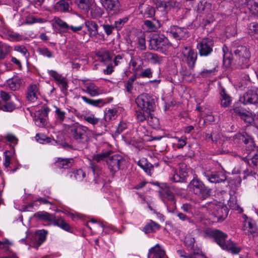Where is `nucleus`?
Returning a JSON list of instances; mask_svg holds the SVG:
<instances>
[{
    "instance_id": "27",
    "label": "nucleus",
    "mask_w": 258,
    "mask_h": 258,
    "mask_svg": "<svg viewBox=\"0 0 258 258\" xmlns=\"http://www.w3.org/2000/svg\"><path fill=\"white\" fill-rule=\"evenodd\" d=\"M39 95L38 88L36 85H30L28 88L27 98L29 101L34 102L37 99Z\"/></svg>"
},
{
    "instance_id": "37",
    "label": "nucleus",
    "mask_w": 258,
    "mask_h": 258,
    "mask_svg": "<svg viewBox=\"0 0 258 258\" xmlns=\"http://www.w3.org/2000/svg\"><path fill=\"white\" fill-rule=\"evenodd\" d=\"M97 56L99 60L102 62H108L111 59L110 54L108 50L101 49L97 52Z\"/></svg>"
},
{
    "instance_id": "15",
    "label": "nucleus",
    "mask_w": 258,
    "mask_h": 258,
    "mask_svg": "<svg viewBox=\"0 0 258 258\" xmlns=\"http://www.w3.org/2000/svg\"><path fill=\"white\" fill-rule=\"evenodd\" d=\"M104 8L110 15H116L121 10L120 5L118 0H102Z\"/></svg>"
},
{
    "instance_id": "33",
    "label": "nucleus",
    "mask_w": 258,
    "mask_h": 258,
    "mask_svg": "<svg viewBox=\"0 0 258 258\" xmlns=\"http://www.w3.org/2000/svg\"><path fill=\"white\" fill-rule=\"evenodd\" d=\"M160 228V226L159 224L153 221H151L144 227L143 231L146 233H149L155 232L159 230Z\"/></svg>"
},
{
    "instance_id": "20",
    "label": "nucleus",
    "mask_w": 258,
    "mask_h": 258,
    "mask_svg": "<svg viewBox=\"0 0 258 258\" xmlns=\"http://www.w3.org/2000/svg\"><path fill=\"white\" fill-rule=\"evenodd\" d=\"M74 163L73 158H58L55 161L54 165L59 169H69L72 167Z\"/></svg>"
},
{
    "instance_id": "2",
    "label": "nucleus",
    "mask_w": 258,
    "mask_h": 258,
    "mask_svg": "<svg viewBox=\"0 0 258 258\" xmlns=\"http://www.w3.org/2000/svg\"><path fill=\"white\" fill-rule=\"evenodd\" d=\"M68 129L71 139L76 143L86 144L90 140L91 130L87 126L75 122L69 125Z\"/></svg>"
},
{
    "instance_id": "19",
    "label": "nucleus",
    "mask_w": 258,
    "mask_h": 258,
    "mask_svg": "<svg viewBox=\"0 0 258 258\" xmlns=\"http://www.w3.org/2000/svg\"><path fill=\"white\" fill-rule=\"evenodd\" d=\"M242 230L248 235L252 234L256 232L257 227L255 222L247 217L243 222Z\"/></svg>"
},
{
    "instance_id": "38",
    "label": "nucleus",
    "mask_w": 258,
    "mask_h": 258,
    "mask_svg": "<svg viewBox=\"0 0 258 258\" xmlns=\"http://www.w3.org/2000/svg\"><path fill=\"white\" fill-rule=\"evenodd\" d=\"M84 20L82 18L75 20L73 25L70 26V29L73 32H77L82 30L84 27Z\"/></svg>"
},
{
    "instance_id": "30",
    "label": "nucleus",
    "mask_w": 258,
    "mask_h": 258,
    "mask_svg": "<svg viewBox=\"0 0 258 258\" xmlns=\"http://www.w3.org/2000/svg\"><path fill=\"white\" fill-rule=\"evenodd\" d=\"M34 216L40 220L49 222L52 224L54 220L55 215L46 212H39L35 213Z\"/></svg>"
},
{
    "instance_id": "31",
    "label": "nucleus",
    "mask_w": 258,
    "mask_h": 258,
    "mask_svg": "<svg viewBox=\"0 0 258 258\" xmlns=\"http://www.w3.org/2000/svg\"><path fill=\"white\" fill-rule=\"evenodd\" d=\"M52 224L61 228L66 231H71V228L70 225L61 217H58L57 218H56L55 216H54V220L52 221Z\"/></svg>"
},
{
    "instance_id": "39",
    "label": "nucleus",
    "mask_w": 258,
    "mask_h": 258,
    "mask_svg": "<svg viewBox=\"0 0 258 258\" xmlns=\"http://www.w3.org/2000/svg\"><path fill=\"white\" fill-rule=\"evenodd\" d=\"M85 91L91 97H94L100 94L99 88L93 83H90L86 87Z\"/></svg>"
},
{
    "instance_id": "55",
    "label": "nucleus",
    "mask_w": 258,
    "mask_h": 258,
    "mask_svg": "<svg viewBox=\"0 0 258 258\" xmlns=\"http://www.w3.org/2000/svg\"><path fill=\"white\" fill-rule=\"evenodd\" d=\"M54 21L55 23L60 28L66 30L70 29V25L59 17H54Z\"/></svg>"
},
{
    "instance_id": "47",
    "label": "nucleus",
    "mask_w": 258,
    "mask_h": 258,
    "mask_svg": "<svg viewBox=\"0 0 258 258\" xmlns=\"http://www.w3.org/2000/svg\"><path fill=\"white\" fill-rule=\"evenodd\" d=\"M176 142L174 143V146L178 149H181L185 146L186 144V137L182 136L180 138L175 137L174 138Z\"/></svg>"
},
{
    "instance_id": "54",
    "label": "nucleus",
    "mask_w": 258,
    "mask_h": 258,
    "mask_svg": "<svg viewBox=\"0 0 258 258\" xmlns=\"http://www.w3.org/2000/svg\"><path fill=\"white\" fill-rule=\"evenodd\" d=\"M83 119L93 125L97 124L99 121V118L95 117L93 114L90 116L85 115L83 117Z\"/></svg>"
},
{
    "instance_id": "11",
    "label": "nucleus",
    "mask_w": 258,
    "mask_h": 258,
    "mask_svg": "<svg viewBox=\"0 0 258 258\" xmlns=\"http://www.w3.org/2000/svg\"><path fill=\"white\" fill-rule=\"evenodd\" d=\"M214 41L210 38H204L197 43V48L201 56H207L213 52Z\"/></svg>"
},
{
    "instance_id": "34",
    "label": "nucleus",
    "mask_w": 258,
    "mask_h": 258,
    "mask_svg": "<svg viewBox=\"0 0 258 258\" xmlns=\"http://www.w3.org/2000/svg\"><path fill=\"white\" fill-rule=\"evenodd\" d=\"M76 3L79 9L84 12H88L91 9V0H76Z\"/></svg>"
},
{
    "instance_id": "64",
    "label": "nucleus",
    "mask_w": 258,
    "mask_h": 258,
    "mask_svg": "<svg viewBox=\"0 0 258 258\" xmlns=\"http://www.w3.org/2000/svg\"><path fill=\"white\" fill-rule=\"evenodd\" d=\"M7 36L9 39L11 41H18L21 39V35L17 33L9 32Z\"/></svg>"
},
{
    "instance_id": "61",
    "label": "nucleus",
    "mask_w": 258,
    "mask_h": 258,
    "mask_svg": "<svg viewBox=\"0 0 258 258\" xmlns=\"http://www.w3.org/2000/svg\"><path fill=\"white\" fill-rule=\"evenodd\" d=\"M12 96L15 97L13 93H8L4 91H1L0 92V97L1 99L5 102L10 100L11 99Z\"/></svg>"
},
{
    "instance_id": "7",
    "label": "nucleus",
    "mask_w": 258,
    "mask_h": 258,
    "mask_svg": "<svg viewBox=\"0 0 258 258\" xmlns=\"http://www.w3.org/2000/svg\"><path fill=\"white\" fill-rule=\"evenodd\" d=\"M204 237L206 238H213L216 243L221 248L227 243L226 239L228 235L218 229L208 228L204 231Z\"/></svg>"
},
{
    "instance_id": "50",
    "label": "nucleus",
    "mask_w": 258,
    "mask_h": 258,
    "mask_svg": "<svg viewBox=\"0 0 258 258\" xmlns=\"http://www.w3.org/2000/svg\"><path fill=\"white\" fill-rule=\"evenodd\" d=\"M37 51L40 55L46 56L48 58H51L53 56V53L46 47L38 48Z\"/></svg>"
},
{
    "instance_id": "32",
    "label": "nucleus",
    "mask_w": 258,
    "mask_h": 258,
    "mask_svg": "<svg viewBox=\"0 0 258 258\" xmlns=\"http://www.w3.org/2000/svg\"><path fill=\"white\" fill-rule=\"evenodd\" d=\"M144 57L152 63H160L162 61L161 57L156 53L146 52L143 54Z\"/></svg>"
},
{
    "instance_id": "63",
    "label": "nucleus",
    "mask_w": 258,
    "mask_h": 258,
    "mask_svg": "<svg viewBox=\"0 0 258 258\" xmlns=\"http://www.w3.org/2000/svg\"><path fill=\"white\" fill-rule=\"evenodd\" d=\"M193 206L190 204L184 203L181 206V209L187 214H192Z\"/></svg>"
},
{
    "instance_id": "51",
    "label": "nucleus",
    "mask_w": 258,
    "mask_h": 258,
    "mask_svg": "<svg viewBox=\"0 0 258 258\" xmlns=\"http://www.w3.org/2000/svg\"><path fill=\"white\" fill-rule=\"evenodd\" d=\"M91 9V15L93 18H97L101 17L103 14V10L99 7L94 6Z\"/></svg>"
},
{
    "instance_id": "23",
    "label": "nucleus",
    "mask_w": 258,
    "mask_h": 258,
    "mask_svg": "<svg viewBox=\"0 0 258 258\" xmlns=\"http://www.w3.org/2000/svg\"><path fill=\"white\" fill-rule=\"evenodd\" d=\"M197 11L199 13L210 14L213 11H215L214 7L211 3H208L205 0L201 1L198 5Z\"/></svg>"
},
{
    "instance_id": "56",
    "label": "nucleus",
    "mask_w": 258,
    "mask_h": 258,
    "mask_svg": "<svg viewBox=\"0 0 258 258\" xmlns=\"http://www.w3.org/2000/svg\"><path fill=\"white\" fill-rule=\"evenodd\" d=\"M55 108L56 118L60 122L63 121L65 119L66 112L57 107H55Z\"/></svg>"
},
{
    "instance_id": "59",
    "label": "nucleus",
    "mask_w": 258,
    "mask_h": 258,
    "mask_svg": "<svg viewBox=\"0 0 258 258\" xmlns=\"http://www.w3.org/2000/svg\"><path fill=\"white\" fill-rule=\"evenodd\" d=\"M1 109L5 111H12L15 108V105L11 102H7L1 106Z\"/></svg>"
},
{
    "instance_id": "4",
    "label": "nucleus",
    "mask_w": 258,
    "mask_h": 258,
    "mask_svg": "<svg viewBox=\"0 0 258 258\" xmlns=\"http://www.w3.org/2000/svg\"><path fill=\"white\" fill-rule=\"evenodd\" d=\"M188 187L189 190L201 200H204L211 196V188L205 186L204 183L198 178H194L192 179Z\"/></svg>"
},
{
    "instance_id": "44",
    "label": "nucleus",
    "mask_w": 258,
    "mask_h": 258,
    "mask_svg": "<svg viewBox=\"0 0 258 258\" xmlns=\"http://www.w3.org/2000/svg\"><path fill=\"white\" fill-rule=\"evenodd\" d=\"M117 117V110L115 109H109L105 112L104 119L106 121L115 119Z\"/></svg>"
},
{
    "instance_id": "10",
    "label": "nucleus",
    "mask_w": 258,
    "mask_h": 258,
    "mask_svg": "<svg viewBox=\"0 0 258 258\" xmlns=\"http://www.w3.org/2000/svg\"><path fill=\"white\" fill-rule=\"evenodd\" d=\"M109 155L107 158L106 164L108 165V169L112 174H114L116 172L121 169L122 165L125 163V160L120 155L114 154Z\"/></svg>"
},
{
    "instance_id": "36",
    "label": "nucleus",
    "mask_w": 258,
    "mask_h": 258,
    "mask_svg": "<svg viewBox=\"0 0 258 258\" xmlns=\"http://www.w3.org/2000/svg\"><path fill=\"white\" fill-rule=\"evenodd\" d=\"M69 3L65 0H61L57 2L55 5V10L61 12H69Z\"/></svg>"
},
{
    "instance_id": "18",
    "label": "nucleus",
    "mask_w": 258,
    "mask_h": 258,
    "mask_svg": "<svg viewBox=\"0 0 258 258\" xmlns=\"http://www.w3.org/2000/svg\"><path fill=\"white\" fill-rule=\"evenodd\" d=\"M170 33L172 36L177 39L187 37V30L185 28H181L177 26H172L170 29Z\"/></svg>"
},
{
    "instance_id": "25",
    "label": "nucleus",
    "mask_w": 258,
    "mask_h": 258,
    "mask_svg": "<svg viewBox=\"0 0 258 258\" xmlns=\"http://www.w3.org/2000/svg\"><path fill=\"white\" fill-rule=\"evenodd\" d=\"M85 24L89 36L91 38L96 37L98 34V26L96 22L93 21L87 20L85 21Z\"/></svg>"
},
{
    "instance_id": "29",
    "label": "nucleus",
    "mask_w": 258,
    "mask_h": 258,
    "mask_svg": "<svg viewBox=\"0 0 258 258\" xmlns=\"http://www.w3.org/2000/svg\"><path fill=\"white\" fill-rule=\"evenodd\" d=\"M220 95L221 105L223 107H228L231 103V99L230 95L227 94L225 89L222 88L219 92Z\"/></svg>"
},
{
    "instance_id": "58",
    "label": "nucleus",
    "mask_w": 258,
    "mask_h": 258,
    "mask_svg": "<svg viewBox=\"0 0 258 258\" xmlns=\"http://www.w3.org/2000/svg\"><path fill=\"white\" fill-rule=\"evenodd\" d=\"M57 83L61 86L62 90L66 91L68 89V85L66 79L62 76V75L55 80Z\"/></svg>"
},
{
    "instance_id": "28",
    "label": "nucleus",
    "mask_w": 258,
    "mask_h": 258,
    "mask_svg": "<svg viewBox=\"0 0 258 258\" xmlns=\"http://www.w3.org/2000/svg\"><path fill=\"white\" fill-rule=\"evenodd\" d=\"M138 165L149 175L151 176L154 170V166L145 158L140 160Z\"/></svg>"
},
{
    "instance_id": "21",
    "label": "nucleus",
    "mask_w": 258,
    "mask_h": 258,
    "mask_svg": "<svg viewBox=\"0 0 258 258\" xmlns=\"http://www.w3.org/2000/svg\"><path fill=\"white\" fill-rule=\"evenodd\" d=\"M47 231L45 230L37 231L33 236V246L37 248L46 239Z\"/></svg>"
},
{
    "instance_id": "3",
    "label": "nucleus",
    "mask_w": 258,
    "mask_h": 258,
    "mask_svg": "<svg viewBox=\"0 0 258 258\" xmlns=\"http://www.w3.org/2000/svg\"><path fill=\"white\" fill-rule=\"evenodd\" d=\"M230 53L237 66L241 69L247 68L249 66L250 52L249 49L244 45L233 46Z\"/></svg>"
},
{
    "instance_id": "16",
    "label": "nucleus",
    "mask_w": 258,
    "mask_h": 258,
    "mask_svg": "<svg viewBox=\"0 0 258 258\" xmlns=\"http://www.w3.org/2000/svg\"><path fill=\"white\" fill-rule=\"evenodd\" d=\"M163 201L167 205H170L172 208L175 207L176 201L174 195L170 187H166L160 191Z\"/></svg>"
},
{
    "instance_id": "40",
    "label": "nucleus",
    "mask_w": 258,
    "mask_h": 258,
    "mask_svg": "<svg viewBox=\"0 0 258 258\" xmlns=\"http://www.w3.org/2000/svg\"><path fill=\"white\" fill-rule=\"evenodd\" d=\"M142 60L139 55L132 56L129 64L133 67V69L136 71L140 69Z\"/></svg>"
},
{
    "instance_id": "24",
    "label": "nucleus",
    "mask_w": 258,
    "mask_h": 258,
    "mask_svg": "<svg viewBox=\"0 0 258 258\" xmlns=\"http://www.w3.org/2000/svg\"><path fill=\"white\" fill-rule=\"evenodd\" d=\"M154 111H149L148 110L138 108L135 111L136 118L138 122L141 123L147 121L150 114Z\"/></svg>"
},
{
    "instance_id": "14",
    "label": "nucleus",
    "mask_w": 258,
    "mask_h": 258,
    "mask_svg": "<svg viewBox=\"0 0 258 258\" xmlns=\"http://www.w3.org/2000/svg\"><path fill=\"white\" fill-rule=\"evenodd\" d=\"M239 101L244 105L253 104L258 106V93L255 90H249L240 97Z\"/></svg>"
},
{
    "instance_id": "13",
    "label": "nucleus",
    "mask_w": 258,
    "mask_h": 258,
    "mask_svg": "<svg viewBox=\"0 0 258 258\" xmlns=\"http://www.w3.org/2000/svg\"><path fill=\"white\" fill-rule=\"evenodd\" d=\"M181 54L183 55L185 61L190 69H193L197 59V53L190 47L184 46Z\"/></svg>"
},
{
    "instance_id": "43",
    "label": "nucleus",
    "mask_w": 258,
    "mask_h": 258,
    "mask_svg": "<svg viewBox=\"0 0 258 258\" xmlns=\"http://www.w3.org/2000/svg\"><path fill=\"white\" fill-rule=\"evenodd\" d=\"M11 47L2 42H0V59H3L11 51Z\"/></svg>"
},
{
    "instance_id": "35",
    "label": "nucleus",
    "mask_w": 258,
    "mask_h": 258,
    "mask_svg": "<svg viewBox=\"0 0 258 258\" xmlns=\"http://www.w3.org/2000/svg\"><path fill=\"white\" fill-rule=\"evenodd\" d=\"M81 98L86 103L96 107H101L105 103L103 99L93 100L85 96H81Z\"/></svg>"
},
{
    "instance_id": "45",
    "label": "nucleus",
    "mask_w": 258,
    "mask_h": 258,
    "mask_svg": "<svg viewBox=\"0 0 258 258\" xmlns=\"http://www.w3.org/2000/svg\"><path fill=\"white\" fill-rule=\"evenodd\" d=\"M150 117L147 120L148 124L154 128H157L159 125V121L158 118L155 117L151 112L150 114Z\"/></svg>"
},
{
    "instance_id": "46",
    "label": "nucleus",
    "mask_w": 258,
    "mask_h": 258,
    "mask_svg": "<svg viewBox=\"0 0 258 258\" xmlns=\"http://www.w3.org/2000/svg\"><path fill=\"white\" fill-rule=\"evenodd\" d=\"M207 179L212 183H220L225 181V179H221L216 174H209L204 173Z\"/></svg>"
},
{
    "instance_id": "48",
    "label": "nucleus",
    "mask_w": 258,
    "mask_h": 258,
    "mask_svg": "<svg viewBox=\"0 0 258 258\" xmlns=\"http://www.w3.org/2000/svg\"><path fill=\"white\" fill-rule=\"evenodd\" d=\"M156 23L157 25L150 20H146L144 21V25L149 31L155 32L159 27L158 21Z\"/></svg>"
},
{
    "instance_id": "52",
    "label": "nucleus",
    "mask_w": 258,
    "mask_h": 258,
    "mask_svg": "<svg viewBox=\"0 0 258 258\" xmlns=\"http://www.w3.org/2000/svg\"><path fill=\"white\" fill-rule=\"evenodd\" d=\"M74 176L77 181H81L85 177V173L82 169L71 172V176Z\"/></svg>"
},
{
    "instance_id": "53",
    "label": "nucleus",
    "mask_w": 258,
    "mask_h": 258,
    "mask_svg": "<svg viewBox=\"0 0 258 258\" xmlns=\"http://www.w3.org/2000/svg\"><path fill=\"white\" fill-rule=\"evenodd\" d=\"M248 33L250 35L258 34V23L252 22L248 25Z\"/></svg>"
},
{
    "instance_id": "49",
    "label": "nucleus",
    "mask_w": 258,
    "mask_h": 258,
    "mask_svg": "<svg viewBox=\"0 0 258 258\" xmlns=\"http://www.w3.org/2000/svg\"><path fill=\"white\" fill-rule=\"evenodd\" d=\"M8 84L11 90L15 91L20 87V81L18 79H13L9 81Z\"/></svg>"
},
{
    "instance_id": "57",
    "label": "nucleus",
    "mask_w": 258,
    "mask_h": 258,
    "mask_svg": "<svg viewBox=\"0 0 258 258\" xmlns=\"http://www.w3.org/2000/svg\"><path fill=\"white\" fill-rule=\"evenodd\" d=\"M249 0H234V6L236 8L243 9L247 8Z\"/></svg>"
},
{
    "instance_id": "9",
    "label": "nucleus",
    "mask_w": 258,
    "mask_h": 258,
    "mask_svg": "<svg viewBox=\"0 0 258 258\" xmlns=\"http://www.w3.org/2000/svg\"><path fill=\"white\" fill-rule=\"evenodd\" d=\"M152 49L165 52L170 47L168 39L163 35H155L150 41Z\"/></svg>"
},
{
    "instance_id": "8",
    "label": "nucleus",
    "mask_w": 258,
    "mask_h": 258,
    "mask_svg": "<svg viewBox=\"0 0 258 258\" xmlns=\"http://www.w3.org/2000/svg\"><path fill=\"white\" fill-rule=\"evenodd\" d=\"M208 209L215 218V220L218 222L223 221L228 214V208L226 206L217 204V202L209 204Z\"/></svg>"
},
{
    "instance_id": "60",
    "label": "nucleus",
    "mask_w": 258,
    "mask_h": 258,
    "mask_svg": "<svg viewBox=\"0 0 258 258\" xmlns=\"http://www.w3.org/2000/svg\"><path fill=\"white\" fill-rule=\"evenodd\" d=\"M128 19L127 17H124L122 19H119L118 20L115 21L114 26L115 28L119 30L121 29L125 23L128 21Z\"/></svg>"
},
{
    "instance_id": "26",
    "label": "nucleus",
    "mask_w": 258,
    "mask_h": 258,
    "mask_svg": "<svg viewBox=\"0 0 258 258\" xmlns=\"http://www.w3.org/2000/svg\"><path fill=\"white\" fill-rule=\"evenodd\" d=\"M222 249L234 254H238L242 249L241 247L238 246L236 243L234 242L231 239L227 240V243Z\"/></svg>"
},
{
    "instance_id": "22",
    "label": "nucleus",
    "mask_w": 258,
    "mask_h": 258,
    "mask_svg": "<svg viewBox=\"0 0 258 258\" xmlns=\"http://www.w3.org/2000/svg\"><path fill=\"white\" fill-rule=\"evenodd\" d=\"M148 256H152V258H168L165 251L161 248L158 244L149 250Z\"/></svg>"
},
{
    "instance_id": "41",
    "label": "nucleus",
    "mask_w": 258,
    "mask_h": 258,
    "mask_svg": "<svg viewBox=\"0 0 258 258\" xmlns=\"http://www.w3.org/2000/svg\"><path fill=\"white\" fill-rule=\"evenodd\" d=\"M247 9L252 15L258 17V2L254 0H249Z\"/></svg>"
},
{
    "instance_id": "42",
    "label": "nucleus",
    "mask_w": 258,
    "mask_h": 258,
    "mask_svg": "<svg viewBox=\"0 0 258 258\" xmlns=\"http://www.w3.org/2000/svg\"><path fill=\"white\" fill-rule=\"evenodd\" d=\"M218 67V63L216 62L213 63V68L210 69H204L201 73V75L203 77L207 78L213 75L217 71V68Z\"/></svg>"
},
{
    "instance_id": "6",
    "label": "nucleus",
    "mask_w": 258,
    "mask_h": 258,
    "mask_svg": "<svg viewBox=\"0 0 258 258\" xmlns=\"http://www.w3.org/2000/svg\"><path fill=\"white\" fill-rule=\"evenodd\" d=\"M135 102L138 108L154 111L156 108L155 100L154 97L147 93L139 95L136 99Z\"/></svg>"
},
{
    "instance_id": "12",
    "label": "nucleus",
    "mask_w": 258,
    "mask_h": 258,
    "mask_svg": "<svg viewBox=\"0 0 258 258\" xmlns=\"http://www.w3.org/2000/svg\"><path fill=\"white\" fill-rule=\"evenodd\" d=\"M50 109L47 107H43L36 111L34 114V120L35 124L40 127H43L47 124V118Z\"/></svg>"
},
{
    "instance_id": "1",
    "label": "nucleus",
    "mask_w": 258,
    "mask_h": 258,
    "mask_svg": "<svg viewBox=\"0 0 258 258\" xmlns=\"http://www.w3.org/2000/svg\"><path fill=\"white\" fill-rule=\"evenodd\" d=\"M237 137L246 145L248 164L251 166L258 167V147L255 146L253 138L246 132L239 134Z\"/></svg>"
},
{
    "instance_id": "5",
    "label": "nucleus",
    "mask_w": 258,
    "mask_h": 258,
    "mask_svg": "<svg viewBox=\"0 0 258 258\" xmlns=\"http://www.w3.org/2000/svg\"><path fill=\"white\" fill-rule=\"evenodd\" d=\"M110 153H112L111 151L102 152L99 154H93L91 156V159H89V165L91 168L94 174H96L97 176L101 173V168L99 164L102 162H106L107 158Z\"/></svg>"
},
{
    "instance_id": "62",
    "label": "nucleus",
    "mask_w": 258,
    "mask_h": 258,
    "mask_svg": "<svg viewBox=\"0 0 258 258\" xmlns=\"http://www.w3.org/2000/svg\"><path fill=\"white\" fill-rule=\"evenodd\" d=\"M15 50L21 53L26 58H28L29 56V53L26 47L23 46H17L15 48Z\"/></svg>"
},
{
    "instance_id": "17",
    "label": "nucleus",
    "mask_w": 258,
    "mask_h": 258,
    "mask_svg": "<svg viewBox=\"0 0 258 258\" xmlns=\"http://www.w3.org/2000/svg\"><path fill=\"white\" fill-rule=\"evenodd\" d=\"M140 13L145 18H153L155 14L154 7L147 4H141L139 6Z\"/></svg>"
}]
</instances>
